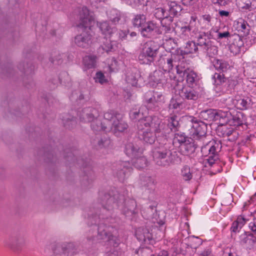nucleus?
Segmentation results:
<instances>
[{
    "label": "nucleus",
    "instance_id": "42",
    "mask_svg": "<svg viewBox=\"0 0 256 256\" xmlns=\"http://www.w3.org/2000/svg\"><path fill=\"white\" fill-rule=\"evenodd\" d=\"M64 127L67 128H72L76 126V121L75 118L70 116H66L62 118Z\"/></svg>",
    "mask_w": 256,
    "mask_h": 256
},
{
    "label": "nucleus",
    "instance_id": "21",
    "mask_svg": "<svg viewBox=\"0 0 256 256\" xmlns=\"http://www.w3.org/2000/svg\"><path fill=\"white\" fill-rule=\"evenodd\" d=\"M240 243L246 248H256V236L253 234H247L246 232L240 236Z\"/></svg>",
    "mask_w": 256,
    "mask_h": 256
},
{
    "label": "nucleus",
    "instance_id": "4",
    "mask_svg": "<svg viewBox=\"0 0 256 256\" xmlns=\"http://www.w3.org/2000/svg\"><path fill=\"white\" fill-rule=\"evenodd\" d=\"M221 144L219 142L212 140L201 148L203 156H208L206 159L210 166H212L218 160V153L220 150Z\"/></svg>",
    "mask_w": 256,
    "mask_h": 256
},
{
    "label": "nucleus",
    "instance_id": "58",
    "mask_svg": "<svg viewBox=\"0 0 256 256\" xmlns=\"http://www.w3.org/2000/svg\"><path fill=\"white\" fill-rule=\"evenodd\" d=\"M153 76L154 77H159V79L162 80L160 81L159 84H164L166 82V76L160 70H155L153 72Z\"/></svg>",
    "mask_w": 256,
    "mask_h": 256
},
{
    "label": "nucleus",
    "instance_id": "11",
    "mask_svg": "<svg viewBox=\"0 0 256 256\" xmlns=\"http://www.w3.org/2000/svg\"><path fill=\"white\" fill-rule=\"evenodd\" d=\"M114 228L110 226H106L104 223L98 224V238L99 240H111L114 236L112 232Z\"/></svg>",
    "mask_w": 256,
    "mask_h": 256
},
{
    "label": "nucleus",
    "instance_id": "53",
    "mask_svg": "<svg viewBox=\"0 0 256 256\" xmlns=\"http://www.w3.org/2000/svg\"><path fill=\"white\" fill-rule=\"evenodd\" d=\"M214 84L220 85L226 81V78L223 74L216 72L212 76Z\"/></svg>",
    "mask_w": 256,
    "mask_h": 256
},
{
    "label": "nucleus",
    "instance_id": "47",
    "mask_svg": "<svg viewBox=\"0 0 256 256\" xmlns=\"http://www.w3.org/2000/svg\"><path fill=\"white\" fill-rule=\"evenodd\" d=\"M149 122L148 116L144 118H141L137 122V128L139 131L143 132V130L149 128Z\"/></svg>",
    "mask_w": 256,
    "mask_h": 256
},
{
    "label": "nucleus",
    "instance_id": "8",
    "mask_svg": "<svg viewBox=\"0 0 256 256\" xmlns=\"http://www.w3.org/2000/svg\"><path fill=\"white\" fill-rule=\"evenodd\" d=\"M80 120L84 122H90L99 116V112L98 109L92 107H86L78 111V114Z\"/></svg>",
    "mask_w": 256,
    "mask_h": 256
},
{
    "label": "nucleus",
    "instance_id": "36",
    "mask_svg": "<svg viewBox=\"0 0 256 256\" xmlns=\"http://www.w3.org/2000/svg\"><path fill=\"white\" fill-rule=\"evenodd\" d=\"M174 19L167 18L161 20L162 30L165 33H170L173 31L174 28L172 24Z\"/></svg>",
    "mask_w": 256,
    "mask_h": 256
},
{
    "label": "nucleus",
    "instance_id": "15",
    "mask_svg": "<svg viewBox=\"0 0 256 256\" xmlns=\"http://www.w3.org/2000/svg\"><path fill=\"white\" fill-rule=\"evenodd\" d=\"M179 94L183 100H196L199 97L198 93L190 86L183 87L180 90Z\"/></svg>",
    "mask_w": 256,
    "mask_h": 256
},
{
    "label": "nucleus",
    "instance_id": "46",
    "mask_svg": "<svg viewBox=\"0 0 256 256\" xmlns=\"http://www.w3.org/2000/svg\"><path fill=\"white\" fill-rule=\"evenodd\" d=\"M64 242L56 243L52 244V250L56 255H64Z\"/></svg>",
    "mask_w": 256,
    "mask_h": 256
},
{
    "label": "nucleus",
    "instance_id": "31",
    "mask_svg": "<svg viewBox=\"0 0 256 256\" xmlns=\"http://www.w3.org/2000/svg\"><path fill=\"white\" fill-rule=\"evenodd\" d=\"M98 26L102 34L105 35H109L111 36L112 34H114L116 32V28L111 27L107 22L100 23Z\"/></svg>",
    "mask_w": 256,
    "mask_h": 256
},
{
    "label": "nucleus",
    "instance_id": "40",
    "mask_svg": "<svg viewBox=\"0 0 256 256\" xmlns=\"http://www.w3.org/2000/svg\"><path fill=\"white\" fill-rule=\"evenodd\" d=\"M156 184L155 180L151 176H145L143 178L142 186L150 191L154 190Z\"/></svg>",
    "mask_w": 256,
    "mask_h": 256
},
{
    "label": "nucleus",
    "instance_id": "60",
    "mask_svg": "<svg viewBox=\"0 0 256 256\" xmlns=\"http://www.w3.org/2000/svg\"><path fill=\"white\" fill-rule=\"evenodd\" d=\"M254 222H250L249 224V227L251 230L256 234V210L253 214Z\"/></svg>",
    "mask_w": 256,
    "mask_h": 256
},
{
    "label": "nucleus",
    "instance_id": "12",
    "mask_svg": "<svg viewBox=\"0 0 256 256\" xmlns=\"http://www.w3.org/2000/svg\"><path fill=\"white\" fill-rule=\"evenodd\" d=\"M140 32L143 36L146 38H150L153 32L161 34L158 24L154 20L147 21L144 24V26L141 28Z\"/></svg>",
    "mask_w": 256,
    "mask_h": 256
},
{
    "label": "nucleus",
    "instance_id": "28",
    "mask_svg": "<svg viewBox=\"0 0 256 256\" xmlns=\"http://www.w3.org/2000/svg\"><path fill=\"white\" fill-rule=\"evenodd\" d=\"M64 256H72L79 251L78 246L73 242H64Z\"/></svg>",
    "mask_w": 256,
    "mask_h": 256
},
{
    "label": "nucleus",
    "instance_id": "44",
    "mask_svg": "<svg viewBox=\"0 0 256 256\" xmlns=\"http://www.w3.org/2000/svg\"><path fill=\"white\" fill-rule=\"evenodd\" d=\"M185 76L186 77L188 84L192 86L196 83L199 80L197 74L192 70H190L186 72Z\"/></svg>",
    "mask_w": 256,
    "mask_h": 256
},
{
    "label": "nucleus",
    "instance_id": "56",
    "mask_svg": "<svg viewBox=\"0 0 256 256\" xmlns=\"http://www.w3.org/2000/svg\"><path fill=\"white\" fill-rule=\"evenodd\" d=\"M178 126L179 122L178 120L174 117H171L168 124V126L171 130L174 132L178 130Z\"/></svg>",
    "mask_w": 256,
    "mask_h": 256
},
{
    "label": "nucleus",
    "instance_id": "34",
    "mask_svg": "<svg viewBox=\"0 0 256 256\" xmlns=\"http://www.w3.org/2000/svg\"><path fill=\"white\" fill-rule=\"evenodd\" d=\"M91 122V128L94 131L98 132L101 130L107 131L108 130V126H106V122H104L102 123L98 118L92 121Z\"/></svg>",
    "mask_w": 256,
    "mask_h": 256
},
{
    "label": "nucleus",
    "instance_id": "50",
    "mask_svg": "<svg viewBox=\"0 0 256 256\" xmlns=\"http://www.w3.org/2000/svg\"><path fill=\"white\" fill-rule=\"evenodd\" d=\"M197 42H188L185 46V52L186 53L193 54L198 51Z\"/></svg>",
    "mask_w": 256,
    "mask_h": 256
},
{
    "label": "nucleus",
    "instance_id": "43",
    "mask_svg": "<svg viewBox=\"0 0 256 256\" xmlns=\"http://www.w3.org/2000/svg\"><path fill=\"white\" fill-rule=\"evenodd\" d=\"M184 106V104L180 99L172 98L169 104L170 109L180 110L182 109Z\"/></svg>",
    "mask_w": 256,
    "mask_h": 256
},
{
    "label": "nucleus",
    "instance_id": "13",
    "mask_svg": "<svg viewBox=\"0 0 256 256\" xmlns=\"http://www.w3.org/2000/svg\"><path fill=\"white\" fill-rule=\"evenodd\" d=\"M149 128L150 131H154V133L158 134H162V130L165 125L162 122V120L156 116H148Z\"/></svg>",
    "mask_w": 256,
    "mask_h": 256
},
{
    "label": "nucleus",
    "instance_id": "32",
    "mask_svg": "<svg viewBox=\"0 0 256 256\" xmlns=\"http://www.w3.org/2000/svg\"><path fill=\"white\" fill-rule=\"evenodd\" d=\"M139 150L140 148L132 142H128L126 145V154L130 157H136L138 155Z\"/></svg>",
    "mask_w": 256,
    "mask_h": 256
},
{
    "label": "nucleus",
    "instance_id": "1",
    "mask_svg": "<svg viewBox=\"0 0 256 256\" xmlns=\"http://www.w3.org/2000/svg\"><path fill=\"white\" fill-rule=\"evenodd\" d=\"M79 26L84 28L82 32L75 37L74 42L77 46L88 48L92 43L90 26L94 23V18L86 7H83L80 12Z\"/></svg>",
    "mask_w": 256,
    "mask_h": 256
},
{
    "label": "nucleus",
    "instance_id": "3",
    "mask_svg": "<svg viewBox=\"0 0 256 256\" xmlns=\"http://www.w3.org/2000/svg\"><path fill=\"white\" fill-rule=\"evenodd\" d=\"M124 196L120 194L117 191H112L104 194L101 196V204L104 210H107L110 214L120 207V204H122Z\"/></svg>",
    "mask_w": 256,
    "mask_h": 256
},
{
    "label": "nucleus",
    "instance_id": "9",
    "mask_svg": "<svg viewBox=\"0 0 256 256\" xmlns=\"http://www.w3.org/2000/svg\"><path fill=\"white\" fill-rule=\"evenodd\" d=\"M164 102V96L158 92H154L151 97L146 98L145 100L146 106L152 110H158Z\"/></svg>",
    "mask_w": 256,
    "mask_h": 256
},
{
    "label": "nucleus",
    "instance_id": "27",
    "mask_svg": "<svg viewBox=\"0 0 256 256\" xmlns=\"http://www.w3.org/2000/svg\"><path fill=\"white\" fill-rule=\"evenodd\" d=\"M115 42L112 41L110 39H108L104 38L102 44L100 45L98 49L100 53L102 54L104 52H108L114 50V46Z\"/></svg>",
    "mask_w": 256,
    "mask_h": 256
},
{
    "label": "nucleus",
    "instance_id": "62",
    "mask_svg": "<svg viewBox=\"0 0 256 256\" xmlns=\"http://www.w3.org/2000/svg\"><path fill=\"white\" fill-rule=\"evenodd\" d=\"M245 2L244 6H242V8L244 9H248L252 10L253 8H252V2L251 0H242Z\"/></svg>",
    "mask_w": 256,
    "mask_h": 256
},
{
    "label": "nucleus",
    "instance_id": "26",
    "mask_svg": "<svg viewBox=\"0 0 256 256\" xmlns=\"http://www.w3.org/2000/svg\"><path fill=\"white\" fill-rule=\"evenodd\" d=\"M136 236L140 242H146L152 238V234L146 228H139L136 231Z\"/></svg>",
    "mask_w": 256,
    "mask_h": 256
},
{
    "label": "nucleus",
    "instance_id": "61",
    "mask_svg": "<svg viewBox=\"0 0 256 256\" xmlns=\"http://www.w3.org/2000/svg\"><path fill=\"white\" fill-rule=\"evenodd\" d=\"M110 144L109 139L105 138L104 140H100L98 142V144L100 148L106 147L108 146Z\"/></svg>",
    "mask_w": 256,
    "mask_h": 256
},
{
    "label": "nucleus",
    "instance_id": "18",
    "mask_svg": "<svg viewBox=\"0 0 256 256\" xmlns=\"http://www.w3.org/2000/svg\"><path fill=\"white\" fill-rule=\"evenodd\" d=\"M158 64L165 72H169L172 70L174 64L172 56H162L158 60Z\"/></svg>",
    "mask_w": 256,
    "mask_h": 256
},
{
    "label": "nucleus",
    "instance_id": "25",
    "mask_svg": "<svg viewBox=\"0 0 256 256\" xmlns=\"http://www.w3.org/2000/svg\"><path fill=\"white\" fill-rule=\"evenodd\" d=\"M168 13V17L173 19L174 16L180 15L182 10L181 6L175 2H170L168 4V8L166 10Z\"/></svg>",
    "mask_w": 256,
    "mask_h": 256
},
{
    "label": "nucleus",
    "instance_id": "30",
    "mask_svg": "<svg viewBox=\"0 0 256 256\" xmlns=\"http://www.w3.org/2000/svg\"><path fill=\"white\" fill-rule=\"evenodd\" d=\"M236 28L238 32H243V36L248 34L250 32V26L248 22L242 18L239 19L238 21L235 22Z\"/></svg>",
    "mask_w": 256,
    "mask_h": 256
},
{
    "label": "nucleus",
    "instance_id": "7",
    "mask_svg": "<svg viewBox=\"0 0 256 256\" xmlns=\"http://www.w3.org/2000/svg\"><path fill=\"white\" fill-rule=\"evenodd\" d=\"M212 34L210 32H203L199 34L197 38V45L200 47V49L206 52L208 54H210L211 50L216 51L217 52V48L212 45V42L210 39Z\"/></svg>",
    "mask_w": 256,
    "mask_h": 256
},
{
    "label": "nucleus",
    "instance_id": "22",
    "mask_svg": "<svg viewBox=\"0 0 256 256\" xmlns=\"http://www.w3.org/2000/svg\"><path fill=\"white\" fill-rule=\"evenodd\" d=\"M118 117L112 122V125L109 124V126H108V130L111 129L114 133L118 132H122L126 130L128 126V124L125 122L120 119V115L118 114Z\"/></svg>",
    "mask_w": 256,
    "mask_h": 256
},
{
    "label": "nucleus",
    "instance_id": "55",
    "mask_svg": "<svg viewBox=\"0 0 256 256\" xmlns=\"http://www.w3.org/2000/svg\"><path fill=\"white\" fill-rule=\"evenodd\" d=\"M182 175L185 180H190L192 178V174L190 172V168L188 166H184L182 170Z\"/></svg>",
    "mask_w": 256,
    "mask_h": 256
},
{
    "label": "nucleus",
    "instance_id": "19",
    "mask_svg": "<svg viewBox=\"0 0 256 256\" xmlns=\"http://www.w3.org/2000/svg\"><path fill=\"white\" fill-rule=\"evenodd\" d=\"M175 59L179 60L178 63L174 65L176 66L177 73L182 78H184L190 70L188 68V64L186 62L184 58L180 56H175Z\"/></svg>",
    "mask_w": 256,
    "mask_h": 256
},
{
    "label": "nucleus",
    "instance_id": "49",
    "mask_svg": "<svg viewBox=\"0 0 256 256\" xmlns=\"http://www.w3.org/2000/svg\"><path fill=\"white\" fill-rule=\"evenodd\" d=\"M104 120L107 121L108 124H106V126H109V124L112 125V122L116 120L118 117V114H115L114 112L110 111L106 112L104 114Z\"/></svg>",
    "mask_w": 256,
    "mask_h": 256
},
{
    "label": "nucleus",
    "instance_id": "14",
    "mask_svg": "<svg viewBox=\"0 0 256 256\" xmlns=\"http://www.w3.org/2000/svg\"><path fill=\"white\" fill-rule=\"evenodd\" d=\"M149 128L150 131H154V133L158 134H162V130L165 125L162 122V120L156 116H148Z\"/></svg>",
    "mask_w": 256,
    "mask_h": 256
},
{
    "label": "nucleus",
    "instance_id": "45",
    "mask_svg": "<svg viewBox=\"0 0 256 256\" xmlns=\"http://www.w3.org/2000/svg\"><path fill=\"white\" fill-rule=\"evenodd\" d=\"M215 110L209 109L200 112L202 118L208 121H214Z\"/></svg>",
    "mask_w": 256,
    "mask_h": 256
},
{
    "label": "nucleus",
    "instance_id": "24",
    "mask_svg": "<svg viewBox=\"0 0 256 256\" xmlns=\"http://www.w3.org/2000/svg\"><path fill=\"white\" fill-rule=\"evenodd\" d=\"M215 114L214 121H219L222 125L229 122L231 116V114L229 112L215 110Z\"/></svg>",
    "mask_w": 256,
    "mask_h": 256
},
{
    "label": "nucleus",
    "instance_id": "63",
    "mask_svg": "<svg viewBox=\"0 0 256 256\" xmlns=\"http://www.w3.org/2000/svg\"><path fill=\"white\" fill-rule=\"evenodd\" d=\"M191 27L190 26H182L181 28V32L184 35H188L191 30Z\"/></svg>",
    "mask_w": 256,
    "mask_h": 256
},
{
    "label": "nucleus",
    "instance_id": "64",
    "mask_svg": "<svg viewBox=\"0 0 256 256\" xmlns=\"http://www.w3.org/2000/svg\"><path fill=\"white\" fill-rule=\"evenodd\" d=\"M118 252L114 248L110 250V251L106 252L104 256H118Z\"/></svg>",
    "mask_w": 256,
    "mask_h": 256
},
{
    "label": "nucleus",
    "instance_id": "29",
    "mask_svg": "<svg viewBox=\"0 0 256 256\" xmlns=\"http://www.w3.org/2000/svg\"><path fill=\"white\" fill-rule=\"evenodd\" d=\"M245 120L244 114L241 112H237L236 114L232 116L230 118V125L234 126H240L244 124Z\"/></svg>",
    "mask_w": 256,
    "mask_h": 256
},
{
    "label": "nucleus",
    "instance_id": "52",
    "mask_svg": "<svg viewBox=\"0 0 256 256\" xmlns=\"http://www.w3.org/2000/svg\"><path fill=\"white\" fill-rule=\"evenodd\" d=\"M251 100L249 98H240L237 100V104L239 106L240 110H246L250 106Z\"/></svg>",
    "mask_w": 256,
    "mask_h": 256
},
{
    "label": "nucleus",
    "instance_id": "51",
    "mask_svg": "<svg viewBox=\"0 0 256 256\" xmlns=\"http://www.w3.org/2000/svg\"><path fill=\"white\" fill-rule=\"evenodd\" d=\"M154 16L156 18L164 20L168 17V13L167 10L162 8H158L154 10Z\"/></svg>",
    "mask_w": 256,
    "mask_h": 256
},
{
    "label": "nucleus",
    "instance_id": "16",
    "mask_svg": "<svg viewBox=\"0 0 256 256\" xmlns=\"http://www.w3.org/2000/svg\"><path fill=\"white\" fill-rule=\"evenodd\" d=\"M24 239L19 236H12L4 240V246L14 250H17L24 244Z\"/></svg>",
    "mask_w": 256,
    "mask_h": 256
},
{
    "label": "nucleus",
    "instance_id": "48",
    "mask_svg": "<svg viewBox=\"0 0 256 256\" xmlns=\"http://www.w3.org/2000/svg\"><path fill=\"white\" fill-rule=\"evenodd\" d=\"M234 132H237L236 130L232 128H228L226 127H222L218 128V132L219 136L222 134V136L224 138H227L230 136H232Z\"/></svg>",
    "mask_w": 256,
    "mask_h": 256
},
{
    "label": "nucleus",
    "instance_id": "54",
    "mask_svg": "<svg viewBox=\"0 0 256 256\" xmlns=\"http://www.w3.org/2000/svg\"><path fill=\"white\" fill-rule=\"evenodd\" d=\"M188 139H187L184 136L182 135H180L178 134H176L173 139V144L176 145L177 143L178 144L179 146H178L180 148V146H182V144L185 143Z\"/></svg>",
    "mask_w": 256,
    "mask_h": 256
},
{
    "label": "nucleus",
    "instance_id": "59",
    "mask_svg": "<svg viewBox=\"0 0 256 256\" xmlns=\"http://www.w3.org/2000/svg\"><path fill=\"white\" fill-rule=\"evenodd\" d=\"M26 66H28V64ZM18 68L20 70L24 71L25 73L27 74L30 73L32 70V68L31 66L30 68L28 67V66L25 68L24 64H20Z\"/></svg>",
    "mask_w": 256,
    "mask_h": 256
},
{
    "label": "nucleus",
    "instance_id": "23",
    "mask_svg": "<svg viewBox=\"0 0 256 256\" xmlns=\"http://www.w3.org/2000/svg\"><path fill=\"white\" fill-rule=\"evenodd\" d=\"M139 135L140 140H142L146 143L149 144H154L157 138H158V140H160V138H158L160 135H158L156 133L153 134L152 131L148 130V129L146 131L142 132V134H139Z\"/></svg>",
    "mask_w": 256,
    "mask_h": 256
},
{
    "label": "nucleus",
    "instance_id": "5",
    "mask_svg": "<svg viewBox=\"0 0 256 256\" xmlns=\"http://www.w3.org/2000/svg\"><path fill=\"white\" fill-rule=\"evenodd\" d=\"M159 49L160 46L156 42L152 40L148 42L145 44L138 58L143 63L150 64L154 61Z\"/></svg>",
    "mask_w": 256,
    "mask_h": 256
},
{
    "label": "nucleus",
    "instance_id": "10",
    "mask_svg": "<svg viewBox=\"0 0 256 256\" xmlns=\"http://www.w3.org/2000/svg\"><path fill=\"white\" fill-rule=\"evenodd\" d=\"M114 168L115 174L120 180H123L132 170L131 164L128 161H119Z\"/></svg>",
    "mask_w": 256,
    "mask_h": 256
},
{
    "label": "nucleus",
    "instance_id": "35",
    "mask_svg": "<svg viewBox=\"0 0 256 256\" xmlns=\"http://www.w3.org/2000/svg\"><path fill=\"white\" fill-rule=\"evenodd\" d=\"M213 64L216 69L222 72L227 71L230 68L228 62L222 60H214L213 62Z\"/></svg>",
    "mask_w": 256,
    "mask_h": 256
},
{
    "label": "nucleus",
    "instance_id": "39",
    "mask_svg": "<svg viewBox=\"0 0 256 256\" xmlns=\"http://www.w3.org/2000/svg\"><path fill=\"white\" fill-rule=\"evenodd\" d=\"M132 164L138 169H141L146 166V158L140 156L134 157L132 160Z\"/></svg>",
    "mask_w": 256,
    "mask_h": 256
},
{
    "label": "nucleus",
    "instance_id": "33",
    "mask_svg": "<svg viewBox=\"0 0 256 256\" xmlns=\"http://www.w3.org/2000/svg\"><path fill=\"white\" fill-rule=\"evenodd\" d=\"M140 76L138 71L134 69L127 73L126 81L132 86H136L138 80Z\"/></svg>",
    "mask_w": 256,
    "mask_h": 256
},
{
    "label": "nucleus",
    "instance_id": "20",
    "mask_svg": "<svg viewBox=\"0 0 256 256\" xmlns=\"http://www.w3.org/2000/svg\"><path fill=\"white\" fill-rule=\"evenodd\" d=\"M194 139L188 140L180 146V150L184 155H190L194 153L198 145L193 142Z\"/></svg>",
    "mask_w": 256,
    "mask_h": 256
},
{
    "label": "nucleus",
    "instance_id": "37",
    "mask_svg": "<svg viewBox=\"0 0 256 256\" xmlns=\"http://www.w3.org/2000/svg\"><path fill=\"white\" fill-rule=\"evenodd\" d=\"M146 16L144 14H138L135 16L132 20L133 26L134 27L140 28L144 26L146 22Z\"/></svg>",
    "mask_w": 256,
    "mask_h": 256
},
{
    "label": "nucleus",
    "instance_id": "6",
    "mask_svg": "<svg viewBox=\"0 0 256 256\" xmlns=\"http://www.w3.org/2000/svg\"><path fill=\"white\" fill-rule=\"evenodd\" d=\"M189 134L192 138L195 140H203L206 138L207 125L202 122L198 121L194 118H191L190 124Z\"/></svg>",
    "mask_w": 256,
    "mask_h": 256
},
{
    "label": "nucleus",
    "instance_id": "57",
    "mask_svg": "<svg viewBox=\"0 0 256 256\" xmlns=\"http://www.w3.org/2000/svg\"><path fill=\"white\" fill-rule=\"evenodd\" d=\"M94 78L96 82H98L101 84H103L107 82V80L104 74L101 72H97Z\"/></svg>",
    "mask_w": 256,
    "mask_h": 256
},
{
    "label": "nucleus",
    "instance_id": "17",
    "mask_svg": "<svg viewBox=\"0 0 256 256\" xmlns=\"http://www.w3.org/2000/svg\"><path fill=\"white\" fill-rule=\"evenodd\" d=\"M136 206V202L134 200L130 198L125 199L124 198L123 202L120 204V207L118 208L125 214L128 213L132 214L134 213Z\"/></svg>",
    "mask_w": 256,
    "mask_h": 256
},
{
    "label": "nucleus",
    "instance_id": "38",
    "mask_svg": "<svg viewBox=\"0 0 256 256\" xmlns=\"http://www.w3.org/2000/svg\"><path fill=\"white\" fill-rule=\"evenodd\" d=\"M96 56L94 55L86 56L83 59V62L87 68H92L96 65Z\"/></svg>",
    "mask_w": 256,
    "mask_h": 256
},
{
    "label": "nucleus",
    "instance_id": "2",
    "mask_svg": "<svg viewBox=\"0 0 256 256\" xmlns=\"http://www.w3.org/2000/svg\"><path fill=\"white\" fill-rule=\"evenodd\" d=\"M164 138V143L160 144L152 150V156L156 164L162 167H167L174 164L178 158L176 152H172L170 150V144L168 143Z\"/></svg>",
    "mask_w": 256,
    "mask_h": 256
},
{
    "label": "nucleus",
    "instance_id": "41",
    "mask_svg": "<svg viewBox=\"0 0 256 256\" xmlns=\"http://www.w3.org/2000/svg\"><path fill=\"white\" fill-rule=\"evenodd\" d=\"M108 15L110 20L114 24L118 22L121 17L120 12L116 9H112L108 11Z\"/></svg>",
    "mask_w": 256,
    "mask_h": 256
}]
</instances>
